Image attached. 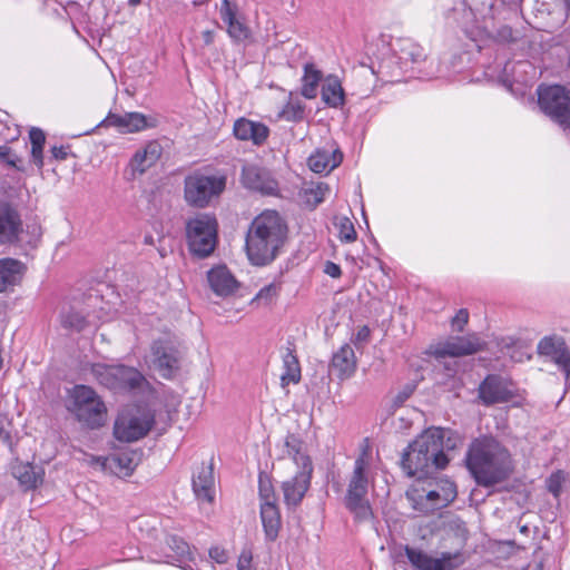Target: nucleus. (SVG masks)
I'll return each mask as SVG.
<instances>
[{
  "label": "nucleus",
  "instance_id": "nucleus-1",
  "mask_svg": "<svg viewBox=\"0 0 570 570\" xmlns=\"http://www.w3.org/2000/svg\"><path fill=\"white\" fill-rule=\"evenodd\" d=\"M466 466L475 481L484 487L505 480L512 471L509 451L491 438L478 439L471 444Z\"/></svg>",
  "mask_w": 570,
  "mask_h": 570
},
{
  "label": "nucleus",
  "instance_id": "nucleus-2",
  "mask_svg": "<svg viewBox=\"0 0 570 570\" xmlns=\"http://www.w3.org/2000/svg\"><path fill=\"white\" fill-rule=\"evenodd\" d=\"M444 436L445 430L430 428L409 444L401 460L402 470L407 476L423 478L448 465L449 458L443 451Z\"/></svg>",
  "mask_w": 570,
  "mask_h": 570
},
{
  "label": "nucleus",
  "instance_id": "nucleus-3",
  "mask_svg": "<svg viewBox=\"0 0 570 570\" xmlns=\"http://www.w3.org/2000/svg\"><path fill=\"white\" fill-rule=\"evenodd\" d=\"M286 225L275 210H265L254 218L246 236V253L254 265L272 262L283 245Z\"/></svg>",
  "mask_w": 570,
  "mask_h": 570
},
{
  "label": "nucleus",
  "instance_id": "nucleus-4",
  "mask_svg": "<svg viewBox=\"0 0 570 570\" xmlns=\"http://www.w3.org/2000/svg\"><path fill=\"white\" fill-rule=\"evenodd\" d=\"M456 494L455 484L448 479L417 478L405 497L413 510L429 514L448 507Z\"/></svg>",
  "mask_w": 570,
  "mask_h": 570
},
{
  "label": "nucleus",
  "instance_id": "nucleus-5",
  "mask_svg": "<svg viewBox=\"0 0 570 570\" xmlns=\"http://www.w3.org/2000/svg\"><path fill=\"white\" fill-rule=\"evenodd\" d=\"M285 452L299 469L296 474L282 484L284 502L287 507H297L307 492L313 473V463L304 450L303 442L294 434L285 438Z\"/></svg>",
  "mask_w": 570,
  "mask_h": 570
},
{
  "label": "nucleus",
  "instance_id": "nucleus-6",
  "mask_svg": "<svg viewBox=\"0 0 570 570\" xmlns=\"http://www.w3.org/2000/svg\"><path fill=\"white\" fill-rule=\"evenodd\" d=\"M370 485V456L363 452L354 462L348 479L345 505L357 521L373 519V510L367 499Z\"/></svg>",
  "mask_w": 570,
  "mask_h": 570
},
{
  "label": "nucleus",
  "instance_id": "nucleus-7",
  "mask_svg": "<svg viewBox=\"0 0 570 570\" xmlns=\"http://www.w3.org/2000/svg\"><path fill=\"white\" fill-rule=\"evenodd\" d=\"M66 406L77 421L90 429L100 428L106 423V404L98 393L90 386H73L68 392Z\"/></svg>",
  "mask_w": 570,
  "mask_h": 570
},
{
  "label": "nucleus",
  "instance_id": "nucleus-8",
  "mask_svg": "<svg viewBox=\"0 0 570 570\" xmlns=\"http://www.w3.org/2000/svg\"><path fill=\"white\" fill-rule=\"evenodd\" d=\"M88 370L100 385L114 391L140 389L147 383L138 370L121 364L94 363Z\"/></svg>",
  "mask_w": 570,
  "mask_h": 570
},
{
  "label": "nucleus",
  "instance_id": "nucleus-9",
  "mask_svg": "<svg viewBox=\"0 0 570 570\" xmlns=\"http://www.w3.org/2000/svg\"><path fill=\"white\" fill-rule=\"evenodd\" d=\"M186 237L190 252L198 257L209 256L217 242V220L208 214H197L186 223Z\"/></svg>",
  "mask_w": 570,
  "mask_h": 570
},
{
  "label": "nucleus",
  "instance_id": "nucleus-10",
  "mask_svg": "<svg viewBox=\"0 0 570 570\" xmlns=\"http://www.w3.org/2000/svg\"><path fill=\"white\" fill-rule=\"evenodd\" d=\"M154 416L144 410L131 409L121 412L114 426V435L122 442H134L144 438L151 429Z\"/></svg>",
  "mask_w": 570,
  "mask_h": 570
},
{
  "label": "nucleus",
  "instance_id": "nucleus-11",
  "mask_svg": "<svg viewBox=\"0 0 570 570\" xmlns=\"http://www.w3.org/2000/svg\"><path fill=\"white\" fill-rule=\"evenodd\" d=\"M538 97L539 106L546 115L561 126L570 124V91L559 85L540 86Z\"/></svg>",
  "mask_w": 570,
  "mask_h": 570
},
{
  "label": "nucleus",
  "instance_id": "nucleus-12",
  "mask_svg": "<svg viewBox=\"0 0 570 570\" xmlns=\"http://www.w3.org/2000/svg\"><path fill=\"white\" fill-rule=\"evenodd\" d=\"M225 185L224 177L190 175L185 178V199L189 205L205 207L214 196L224 190Z\"/></svg>",
  "mask_w": 570,
  "mask_h": 570
},
{
  "label": "nucleus",
  "instance_id": "nucleus-13",
  "mask_svg": "<svg viewBox=\"0 0 570 570\" xmlns=\"http://www.w3.org/2000/svg\"><path fill=\"white\" fill-rule=\"evenodd\" d=\"M405 554L416 570H454L463 564L462 556L458 552H443L435 558L420 549L405 547Z\"/></svg>",
  "mask_w": 570,
  "mask_h": 570
},
{
  "label": "nucleus",
  "instance_id": "nucleus-14",
  "mask_svg": "<svg viewBox=\"0 0 570 570\" xmlns=\"http://www.w3.org/2000/svg\"><path fill=\"white\" fill-rule=\"evenodd\" d=\"M517 395L513 382L500 375H488L479 386V397L485 405L510 402Z\"/></svg>",
  "mask_w": 570,
  "mask_h": 570
},
{
  "label": "nucleus",
  "instance_id": "nucleus-15",
  "mask_svg": "<svg viewBox=\"0 0 570 570\" xmlns=\"http://www.w3.org/2000/svg\"><path fill=\"white\" fill-rule=\"evenodd\" d=\"M538 354L548 358L564 373L566 380L570 377V352L562 337L546 336L538 344Z\"/></svg>",
  "mask_w": 570,
  "mask_h": 570
},
{
  "label": "nucleus",
  "instance_id": "nucleus-16",
  "mask_svg": "<svg viewBox=\"0 0 570 570\" xmlns=\"http://www.w3.org/2000/svg\"><path fill=\"white\" fill-rule=\"evenodd\" d=\"M483 348V342L475 335L451 337L434 348L436 357H459L474 354Z\"/></svg>",
  "mask_w": 570,
  "mask_h": 570
},
{
  "label": "nucleus",
  "instance_id": "nucleus-17",
  "mask_svg": "<svg viewBox=\"0 0 570 570\" xmlns=\"http://www.w3.org/2000/svg\"><path fill=\"white\" fill-rule=\"evenodd\" d=\"M240 180L247 189L258 191L263 195H273L278 188L276 180L271 174L266 169L255 165L243 166Z\"/></svg>",
  "mask_w": 570,
  "mask_h": 570
},
{
  "label": "nucleus",
  "instance_id": "nucleus-18",
  "mask_svg": "<svg viewBox=\"0 0 570 570\" xmlns=\"http://www.w3.org/2000/svg\"><path fill=\"white\" fill-rule=\"evenodd\" d=\"M90 464L99 466L104 472L118 476H129L137 466V460L134 452H122L106 458H92Z\"/></svg>",
  "mask_w": 570,
  "mask_h": 570
},
{
  "label": "nucleus",
  "instance_id": "nucleus-19",
  "mask_svg": "<svg viewBox=\"0 0 570 570\" xmlns=\"http://www.w3.org/2000/svg\"><path fill=\"white\" fill-rule=\"evenodd\" d=\"M153 367L164 379H171L178 370L177 351L163 342L153 345Z\"/></svg>",
  "mask_w": 570,
  "mask_h": 570
},
{
  "label": "nucleus",
  "instance_id": "nucleus-20",
  "mask_svg": "<svg viewBox=\"0 0 570 570\" xmlns=\"http://www.w3.org/2000/svg\"><path fill=\"white\" fill-rule=\"evenodd\" d=\"M193 490L199 502L213 503L215 498V476L212 463L200 464L193 476Z\"/></svg>",
  "mask_w": 570,
  "mask_h": 570
},
{
  "label": "nucleus",
  "instance_id": "nucleus-21",
  "mask_svg": "<svg viewBox=\"0 0 570 570\" xmlns=\"http://www.w3.org/2000/svg\"><path fill=\"white\" fill-rule=\"evenodd\" d=\"M110 126L118 128L122 134H132L155 126V119L140 112H127L125 115H110L107 118Z\"/></svg>",
  "mask_w": 570,
  "mask_h": 570
},
{
  "label": "nucleus",
  "instance_id": "nucleus-22",
  "mask_svg": "<svg viewBox=\"0 0 570 570\" xmlns=\"http://www.w3.org/2000/svg\"><path fill=\"white\" fill-rule=\"evenodd\" d=\"M207 281L210 289L220 297L230 296L238 288V282L225 266H216L209 269Z\"/></svg>",
  "mask_w": 570,
  "mask_h": 570
},
{
  "label": "nucleus",
  "instance_id": "nucleus-23",
  "mask_svg": "<svg viewBox=\"0 0 570 570\" xmlns=\"http://www.w3.org/2000/svg\"><path fill=\"white\" fill-rule=\"evenodd\" d=\"M268 128L256 121L239 118L234 124V135L239 140H250L255 145L263 144L268 137Z\"/></svg>",
  "mask_w": 570,
  "mask_h": 570
},
{
  "label": "nucleus",
  "instance_id": "nucleus-24",
  "mask_svg": "<svg viewBox=\"0 0 570 570\" xmlns=\"http://www.w3.org/2000/svg\"><path fill=\"white\" fill-rule=\"evenodd\" d=\"M20 220L17 213L0 202V244L13 243L18 238Z\"/></svg>",
  "mask_w": 570,
  "mask_h": 570
},
{
  "label": "nucleus",
  "instance_id": "nucleus-25",
  "mask_svg": "<svg viewBox=\"0 0 570 570\" xmlns=\"http://www.w3.org/2000/svg\"><path fill=\"white\" fill-rule=\"evenodd\" d=\"M343 159L338 149H318L308 158V166L314 173H330L336 168Z\"/></svg>",
  "mask_w": 570,
  "mask_h": 570
},
{
  "label": "nucleus",
  "instance_id": "nucleus-26",
  "mask_svg": "<svg viewBox=\"0 0 570 570\" xmlns=\"http://www.w3.org/2000/svg\"><path fill=\"white\" fill-rule=\"evenodd\" d=\"M331 368L342 380L350 377L355 372L356 357L351 345L344 344L333 354Z\"/></svg>",
  "mask_w": 570,
  "mask_h": 570
},
{
  "label": "nucleus",
  "instance_id": "nucleus-27",
  "mask_svg": "<svg viewBox=\"0 0 570 570\" xmlns=\"http://www.w3.org/2000/svg\"><path fill=\"white\" fill-rule=\"evenodd\" d=\"M160 156L161 146L157 141H150L134 155L130 163L131 168L134 171L144 174L157 163Z\"/></svg>",
  "mask_w": 570,
  "mask_h": 570
},
{
  "label": "nucleus",
  "instance_id": "nucleus-28",
  "mask_svg": "<svg viewBox=\"0 0 570 570\" xmlns=\"http://www.w3.org/2000/svg\"><path fill=\"white\" fill-rule=\"evenodd\" d=\"M261 519L268 541L278 537L282 527L281 512L277 503H261Z\"/></svg>",
  "mask_w": 570,
  "mask_h": 570
},
{
  "label": "nucleus",
  "instance_id": "nucleus-29",
  "mask_svg": "<svg viewBox=\"0 0 570 570\" xmlns=\"http://www.w3.org/2000/svg\"><path fill=\"white\" fill-rule=\"evenodd\" d=\"M220 17L227 23V32L233 39L242 41L248 38L249 29L237 19L236 12L228 0L222 2Z\"/></svg>",
  "mask_w": 570,
  "mask_h": 570
},
{
  "label": "nucleus",
  "instance_id": "nucleus-30",
  "mask_svg": "<svg viewBox=\"0 0 570 570\" xmlns=\"http://www.w3.org/2000/svg\"><path fill=\"white\" fill-rule=\"evenodd\" d=\"M23 274V266L13 258L0 259V293L17 285Z\"/></svg>",
  "mask_w": 570,
  "mask_h": 570
},
{
  "label": "nucleus",
  "instance_id": "nucleus-31",
  "mask_svg": "<svg viewBox=\"0 0 570 570\" xmlns=\"http://www.w3.org/2000/svg\"><path fill=\"white\" fill-rule=\"evenodd\" d=\"M13 475L27 489L37 488L43 481L45 471L30 463L18 464L13 468Z\"/></svg>",
  "mask_w": 570,
  "mask_h": 570
},
{
  "label": "nucleus",
  "instance_id": "nucleus-32",
  "mask_svg": "<svg viewBox=\"0 0 570 570\" xmlns=\"http://www.w3.org/2000/svg\"><path fill=\"white\" fill-rule=\"evenodd\" d=\"M322 100L334 108L344 104V90L337 77L330 76L325 79L322 87Z\"/></svg>",
  "mask_w": 570,
  "mask_h": 570
},
{
  "label": "nucleus",
  "instance_id": "nucleus-33",
  "mask_svg": "<svg viewBox=\"0 0 570 570\" xmlns=\"http://www.w3.org/2000/svg\"><path fill=\"white\" fill-rule=\"evenodd\" d=\"M321 80L322 72L316 69L313 63L305 65L302 78V95L307 99L315 98L317 96V88Z\"/></svg>",
  "mask_w": 570,
  "mask_h": 570
},
{
  "label": "nucleus",
  "instance_id": "nucleus-34",
  "mask_svg": "<svg viewBox=\"0 0 570 570\" xmlns=\"http://www.w3.org/2000/svg\"><path fill=\"white\" fill-rule=\"evenodd\" d=\"M284 372L281 375L282 385L296 384L301 380V367L297 357L292 351H287L283 356Z\"/></svg>",
  "mask_w": 570,
  "mask_h": 570
},
{
  "label": "nucleus",
  "instance_id": "nucleus-35",
  "mask_svg": "<svg viewBox=\"0 0 570 570\" xmlns=\"http://www.w3.org/2000/svg\"><path fill=\"white\" fill-rule=\"evenodd\" d=\"M330 193V187L325 183H309L302 189V198L311 208L321 204Z\"/></svg>",
  "mask_w": 570,
  "mask_h": 570
},
{
  "label": "nucleus",
  "instance_id": "nucleus-36",
  "mask_svg": "<svg viewBox=\"0 0 570 570\" xmlns=\"http://www.w3.org/2000/svg\"><path fill=\"white\" fill-rule=\"evenodd\" d=\"M167 543L174 551L173 559L179 563V567L187 570L185 563L193 560V552L187 542L176 535H171L168 538Z\"/></svg>",
  "mask_w": 570,
  "mask_h": 570
},
{
  "label": "nucleus",
  "instance_id": "nucleus-37",
  "mask_svg": "<svg viewBox=\"0 0 570 570\" xmlns=\"http://www.w3.org/2000/svg\"><path fill=\"white\" fill-rule=\"evenodd\" d=\"M31 141V157L38 168L43 166L42 148L46 141L45 132L39 128H32L29 132Z\"/></svg>",
  "mask_w": 570,
  "mask_h": 570
},
{
  "label": "nucleus",
  "instance_id": "nucleus-38",
  "mask_svg": "<svg viewBox=\"0 0 570 570\" xmlns=\"http://www.w3.org/2000/svg\"><path fill=\"white\" fill-rule=\"evenodd\" d=\"M400 51V58L402 60L411 61L414 63L423 61L426 57L424 48L411 40L403 41Z\"/></svg>",
  "mask_w": 570,
  "mask_h": 570
},
{
  "label": "nucleus",
  "instance_id": "nucleus-39",
  "mask_svg": "<svg viewBox=\"0 0 570 570\" xmlns=\"http://www.w3.org/2000/svg\"><path fill=\"white\" fill-rule=\"evenodd\" d=\"M278 117L287 121H299L304 118V105L298 99L291 98Z\"/></svg>",
  "mask_w": 570,
  "mask_h": 570
},
{
  "label": "nucleus",
  "instance_id": "nucleus-40",
  "mask_svg": "<svg viewBox=\"0 0 570 570\" xmlns=\"http://www.w3.org/2000/svg\"><path fill=\"white\" fill-rule=\"evenodd\" d=\"M61 325L67 330L80 332L86 327L87 321L80 313L70 309L61 314Z\"/></svg>",
  "mask_w": 570,
  "mask_h": 570
},
{
  "label": "nucleus",
  "instance_id": "nucleus-41",
  "mask_svg": "<svg viewBox=\"0 0 570 570\" xmlns=\"http://www.w3.org/2000/svg\"><path fill=\"white\" fill-rule=\"evenodd\" d=\"M279 287L278 285L272 283L263 288L255 295V297L252 299V304H256L257 306L261 305H268L271 304L278 295Z\"/></svg>",
  "mask_w": 570,
  "mask_h": 570
},
{
  "label": "nucleus",
  "instance_id": "nucleus-42",
  "mask_svg": "<svg viewBox=\"0 0 570 570\" xmlns=\"http://www.w3.org/2000/svg\"><path fill=\"white\" fill-rule=\"evenodd\" d=\"M338 237L342 242L352 243L356 239V230L353 223L347 217L338 219Z\"/></svg>",
  "mask_w": 570,
  "mask_h": 570
},
{
  "label": "nucleus",
  "instance_id": "nucleus-43",
  "mask_svg": "<svg viewBox=\"0 0 570 570\" xmlns=\"http://www.w3.org/2000/svg\"><path fill=\"white\" fill-rule=\"evenodd\" d=\"M568 475L563 471L552 473L547 480V489L553 497L558 498L562 491L563 484L567 482Z\"/></svg>",
  "mask_w": 570,
  "mask_h": 570
},
{
  "label": "nucleus",
  "instance_id": "nucleus-44",
  "mask_svg": "<svg viewBox=\"0 0 570 570\" xmlns=\"http://www.w3.org/2000/svg\"><path fill=\"white\" fill-rule=\"evenodd\" d=\"M259 498L261 503H276V497L271 481L266 478L259 479Z\"/></svg>",
  "mask_w": 570,
  "mask_h": 570
},
{
  "label": "nucleus",
  "instance_id": "nucleus-45",
  "mask_svg": "<svg viewBox=\"0 0 570 570\" xmlns=\"http://www.w3.org/2000/svg\"><path fill=\"white\" fill-rule=\"evenodd\" d=\"M499 346L502 352H504L507 355H510L514 348L525 347V342L514 336H505L500 340Z\"/></svg>",
  "mask_w": 570,
  "mask_h": 570
},
{
  "label": "nucleus",
  "instance_id": "nucleus-46",
  "mask_svg": "<svg viewBox=\"0 0 570 570\" xmlns=\"http://www.w3.org/2000/svg\"><path fill=\"white\" fill-rule=\"evenodd\" d=\"M448 529L451 531L456 538H459L461 541L466 540L468 537V529L465 527V523L459 519L453 518L448 522Z\"/></svg>",
  "mask_w": 570,
  "mask_h": 570
},
{
  "label": "nucleus",
  "instance_id": "nucleus-47",
  "mask_svg": "<svg viewBox=\"0 0 570 570\" xmlns=\"http://www.w3.org/2000/svg\"><path fill=\"white\" fill-rule=\"evenodd\" d=\"M0 161L9 166L17 167L19 158L10 147L3 145L0 146Z\"/></svg>",
  "mask_w": 570,
  "mask_h": 570
},
{
  "label": "nucleus",
  "instance_id": "nucleus-48",
  "mask_svg": "<svg viewBox=\"0 0 570 570\" xmlns=\"http://www.w3.org/2000/svg\"><path fill=\"white\" fill-rule=\"evenodd\" d=\"M469 321V313L466 309L462 308L460 309L456 315L452 318V325L456 327L459 332H461L464 327V325Z\"/></svg>",
  "mask_w": 570,
  "mask_h": 570
},
{
  "label": "nucleus",
  "instance_id": "nucleus-49",
  "mask_svg": "<svg viewBox=\"0 0 570 570\" xmlns=\"http://www.w3.org/2000/svg\"><path fill=\"white\" fill-rule=\"evenodd\" d=\"M209 557L217 563H226L228 560L227 551L219 547H214L209 550Z\"/></svg>",
  "mask_w": 570,
  "mask_h": 570
},
{
  "label": "nucleus",
  "instance_id": "nucleus-50",
  "mask_svg": "<svg viewBox=\"0 0 570 570\" xmlns=\"http://www.w3.org/2000/svg\"><path fill=\"white\" fill-rule=\"evenodd\" d=\"M527 350L528 345L525 344V347L523 348H514L509 356L515 362H523L524 360H530L531 356Z\"/></svg>",
  "mask_w": 570,
  "mask_h": 570
},
{
  "label": "nucleus",
  "instance_id": "nucleus-51",
  "mask_svg": "<svg viewBox=\"0 0 570 570\" xmlns=\"http://www.w3.org/2000/svg\"><path fill=\"white\" fill-rule=\"evenodd\" d=\"M252 554L250 552H243L237 562L238 570H250Z\"/></svg>",
  "mask_w": 570,
  "mask_h": 570
},
{
  "label": "nucleus",
  "instance_id": "nucleus-52",
  "mask_svg": "<svg viewBox=\"0 0 570 570\" xmlns=\"http://www.w3.org/2000/svg\"><path fill=\"white\" fill-rule=\"evenodd\" d=\"M370 328L367 326H362L357 330V332L354 335V342L355 343H365L370 338Z\"/></svg>",
  "mask_w": 570,
  "mask_h": 570
},
{
  "label": "nucleus",
  "instance_id": "nucleus-53",
  "mask_svg": "<svg viewBox=\"0 0 570 570\" xmlns=\"http://www.w3.org/2000/svg\"><path fill=\"white\" fill-rule=\"evenodd\" d=\"M325 273L331 277H338L341 275V268L338 265L327 262L325 265Z\"/></svg>",
  "mask_w": 570,
  "mask_h": 570
},
{
  "label": "nucleus",
  "instance_id": "nucleus-54",
  "mask_svg": "<svg viewBox=\"0 0 570 570\" xmlns=\"http://www.w3.org/2000/svg\"><path fill=\"white\" fill-rule=\"evenodd\" d=\"M51 154L52 156L56 158V159H60V160H63L67 158V155H68V151L65 147L60 146V147H52L51 149Z\"/></svg>",
  "mask_w": 570,
  "mask_h": 570
},
{
  "label": "nucleus",
  "instance_id": "nucleus-55",
  "mask_svg": "<svg viewBox=\"0 0 570 570\" xmlns=\"http://www.w3.org/2000/svg\"><path fill=\"white\" fill-rule=\"evenodd\" d=\"M202 38L205 46H210L214 42L215 33L212 30H205L202 32Z\"/></svg>",
  "mask_w": 570,
  "mask_h": 570
},
{
  "label": "nucleus",
  "instance_id": "nucleus-56",
  "mask_svg": "<svg viewBox=\"0 0 570 570\" xmlns=\"http://www.w3.org/2000/svg\"><path fill=\"white\" fill-rule=\"evenodd\" d=\"M532 570H543V562H542V561L538 562V563L533 567V569H532Z\"/></svg>",
  "mask_w": 570,
  "mask_h": 570
},
{
  "label": "nucleus",
  "instance_id": "nucleus-57",
  "mask_svg": "<svg viewBox=\"0 0 570 570\" xmlns=\"http://www.w3.org/2000/svg\"><path fill=\"white\" fill-rule=\"evenodd\" d=\"M129 1V4L131 6H137L141 2V0H128Z\"/></svg>",
  "mask_w": 570,
  "mask_h": 570
},
{
  "label": "nucleus",
  "instance_id": "nucleus-58",
  "mask_svg": "<svg viewBox=\"0 0 570 570\" xmlns=\"http://www.w3.org/2000/svg\"><path fill=\"white\" fill-rule=\"evenodd\" d=\"M566 2H567V7H568V9L570 11V0H566Z\"/></svg>",
  "mask_w": 570,
  "mask_h": 570
}]
</instances>
